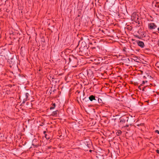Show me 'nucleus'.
Masks as SVG:
<instances>
[{
    "label": "nucleus",
    "mask_w": 159,
    "mask_h": 159,
    "mask_svg": "<svg viewBox=\"0 0 159 159\" xmlns=\"http://www.w3.org/2000/svg\"><path fill=\"white\" fill-rule=\"evenodd\" d=\"M149 27L150 29H153L156 28L157 26L154 23H151L149 25Z\"/></svg>",
    "instance_id": "f257e3e1"
},
{
    "label": "nucleus",
    "mask_w": 159,
    "mask_h": 159,
    "mask_svg": "<svg viewBox=\"0 0 159 159\" xmlns=\"http://www.w3.org/2000/svg\"><path fill=\"white\" fill-rule=\"evenodd\" d=\"M138 45L141 48H143L144 44L143 42L141 41H138L137 42Z\"/></svg>",
    "instance_id": "f03ea898"
},
{
    "label": "nucleus",
    "mask_w": 159,
    "mask_h": 159,
    "mask_svg": "<svg viewBox=\"0 0 159 159\" xmlns=\"http://www.w3.org/2000/svg\"><path fill=\"white\" fill-rule=\"evenodd\" d=\"M89 100H90L91 101H92L93 100H95V97L93 95H91L90 96H89Z\"/></svg>",
    "instance_id": "7ed1b4c3"
},
{
    "label": "nucleus",
    "mask_w": 159,
    "mask_h": 159,
    "mask_svg": "<svg viewBox=\"0 0 159 159\" xmlns=\"http://www.w3.org/2000/svg\"><path fill=\"white\" fill-rule=\"evenodd\" d=\"M29 95V94L28 93H25V99H27L28 97V96Z\"/></svg>",
    "instance_id": "20e7f679"
},
{
    "label": "nucleus",
    "mask_w": 159,
    "mask_h": 159,
    "mask_svg": "<svg viewBox=\"0 0 159 159\" xmlns=\"http://www.w3.org/2000/svg\"><path fill=\"white\" fill-rule=\"evenodd\" d=\"M55 103L54 104H53V105H52V107H50V109H53L55 107Z\"/></svg>",
    "instance_id": "39448f33"
},
{
    "label": "nucleus",
    "mask_w": 159,
    "mask_h": 159,
    "mask_svg": "<svg viewBox=\"0 0 159 159\" xmlns=\"http://www.w3.org/2000/svg\"><path fill=\"white\" fill-rule=\"evenodd\" d=\"M86 99H87L88 101H89V100L87 98H83L82 99H83V101H86Z\"/></svg>",
    "instance_id": "423d86ee"
},
{
    "label": "nucleus",
    "mask_w": 159,
    "mask_h": 159,
    "mask_svg": "<svg viewBox=\"0 0 159 159\" xmlns=\"http://www.w3.org/2000/svg\"><path fill=\"white\" fill-rule=\"evenodd\" d=\"M26 99L24 98L23 102L24 103L26 101Z\"/></svg>",
    "instance_id": "0eeeda50"
},
{
    "label": "nucleus",
    "mask_w": 159,
    "mask_h": 159,
    "mask_svg": "<svg viewBox=\"0 0 159 159\" xmlns=\"http://www.w3.org/2000/svg\"><path fill=\"white\" fill-rule=\"evenodd\" d=\"M155 132L159 134V131H158V130H156L155 131Z\"/></svg>",
    "instance_id": "6e6552de"
},
{
    "label": "nucleus",
    "mask_w": 159,
    "mask_h": 159,
    "mask_svg": "<svg viewBox=\"0 0 159 159\" xmlns=\"http://www.w3.org/2000/svg\"><path fill=\"white\" fill-rule=\"evenodd\" d=\"M156 152L157 153L159 154V150H157Z\"/></svg>",
    "instance_id": "1a4fd4ad"
},
{
    "label": "nucleus",
    "mask_w": 159,
    "mask_h": 159,
    "mask_svg": "<svg viewBox=\"0 0 159 159\" xmlns=\"http://www.w3.org/2000/svg\"><path fill=\"white\" fill-rule=\"evenodd\" d=\"M45 137L47 139H49L48 138H47V135H45Z\"/></svg>",
    "instance_id": "9d476101"
},
{
    "label": "nucleus",
    "mask_w": 159,
    "mask_h": 159,
    "mask_svg": "<svg viewBox=\"0 0 159 159\" xmlns=\"http://www.w3.org/2000/svg\"><path fill=\"white\" fill-rule=\"evenodd\" d=\"M125 11V12H124L125 13V12H126L127 13H128V12L127 11V10H126V11Z\"/></svg>",
    "instance_id": "9b49d317"
},
{
    "label": "nucleus",
    "mask_w": 159,
    "mask_h": 159,
    "mask_svg": "<svg viewBox=\"0 0 159 159\" xmlns=\"http://www.w3.org/2000/svg\"><path fill=\"white\" fill-rule=\"evenodd\" d=\"M144 83H145V82L144 81H143L142 84H144Z\"/></svg>",
    "instance_id": "f8f14e48"
},
{
    "label": "nucleus",
    "mask_w": 159,
    "mask_h": 159,
    "mask_svg": "<svg viewBox=\"0 0 159 159\" xmlns=\"http://www.w3.org/2000/svg\"><path fill=\"white\" fill-rule=\"evenodd\" d=\"M139 88L140 89V90H141V88H140V86H139Z\"/></svg>",
    "instance_id": "ddd939ff"
},
{
    "label": "nucleus",
    "mask_w": 159,
    "mask_h": 159,
    "mask_svg": "<svg viewBox=\"0 0 159 159\" xmlns=\"http://www.w3.org/2000/svg\"><path fill=\"white\" fill-rule=\"evenodd\" d=\"M157 30L159 31V27L158 28Z\"/></svg>",
    "instance_id": "4468645a"
},
{
    "label": "nucleus",
    "mask_w": 159,
    "mask_h": 159,
    "mask_svg": "<svg viewBox=\"0 0 159 159\" xmlns=\"http://www.w3.org/2000/svg\"><path fill=\"white\" fill-rule=\"evenodd\" d=\"M89 151H90V152H91L92 151V150H89Z\"/></svg>",
    "instance_id": "2eb2a0df"
},
{
    "label": "nucleus",
    "mask_w": 159,
    "mask_h": 159,
    "mask_svg": "<svg viewBox=\"0 0 159 159\" xmlns=\"http://www.w3.org/2000/svg\"><path fill=\"white\" fill-rule=\"evenodd\" d=\"M143 91H144V89H143Z\"/></svg>",
    "instance_id": "dca6fc26"
},
{
    "label": "nucleus",
    "mask_w": 159,
    "mask_h": 159,
    "mask_svg": "<svg viewBox=\"0 0 159 159\" xmlns=\"http://www.w3.org/2000/svg\"><path fill=\"white\" fill-rule=\"evenodd\" d=\"M98 102H100L99 100V99H98Z\"/></svg>",
    "instance_id": "f3484780"
}]
</instances>
